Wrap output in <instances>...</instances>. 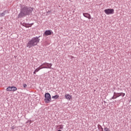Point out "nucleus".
Masks as SVG:
<instances>
[{
    "mask_svg": "<svg viewBox=\"0 0 131 131\" xmlns=\"http://www.w3.org/2000/svg\"><path fill=\"white\" fill-rule=\"evenodd\" d=\"M32 11H33V8L25 6L21 9V12L17 16L18 19L19 18H22V17H24L26 15H28L29 13H32Z\"/></svg>",
    "mask_w": 131,
    "mask_h": 131,
    "instance_id": "obj_1",
    "label": "nucleus"
},
{
    "mask_svg": "<svg viewBox=\"0 0 131 131\" xmlns=\"http://www.w3.org/2000/svg\"><path fill=\"white\" fill-rule=\"evenodd\" d=\"M39 38H38L37 37L32 38V39L28 42L27 47L30 49V48H32V47L37 46V43L39 42Z\"/></svg>",
    "mask_w": 131,
    "mask_h": 131,
    "instance_id": "obj_2",
    "label": "nucleus"
},
{
    "mask_svg": "<svg viewBox=\"0 0 131 131\" xmlns=\"http://www.w3.org/2000/svg\"><path fill=\"white\" fill-rule=\"evenodd\" d=\"M45 102L46 104H49V103H51L52 102V98L51 97V94L50 93H47L45 94Z\"/></svg>",
    "mask_w": 131,
    "mask_h": 131,
    "instance_id": "obj_3",
    "label": "nucleus"
},
{
    "mask_svg": "<svg viewBox=\"0 0 131 131\" xmlns=\"http://www.w3.org/2000/svg\"><path fill=\"white\" fill-rule=\"evenodd\" d=\"M123 96L124 97L125 96V93H114V96L112 97V99H117V98H118L120 96Z\"/></svg>",
    "mask_w": 131,
    "mask_h": 131,
    "instance_id": "obj_4",
    "label": "nucleus"
},
{
    "mask_svg": "<svg viewBox=\"0 0 131 131\" xmlns=\"http://www.w3.org/2000/svg\"><path fill=\"white\" fill-rule=\"evenodd\" d=\"M104 13L106 15H112V14H114V9H107L104 10Z\"/></svg>",
    "mask_w": 131,
    "mask_h": 131,
    "instance_id": "obj_5",
    "label": "nucleus"
},
{
    "mask_svg": "<svg viewBox=\"0 0 131 131\" xmlns=\"http://www.w3.org/2000/svg\"><path fill=\"white\" fill-rule=\"evenodd\" d=\"M47 66V67H42L43 69H48L49 68L50 69H51V68H52V66H53V64L52 63H43L40 67H41V66Z\"/></svg>",
    "mask_w": 131,
    "mask_h": 131,
    "instance_id": "obj_6",
    "label": "nucleus"
},
{
    "mask_svg": "<svg viewBox=\"0 0 131 131\" xmlns=\"http://www.w3.org/2000/svg\"><path fill=\"white\" fill-rule=\"evenodd\" d=\"M7 92H16L17 91V88L15 86H9L6 89Z\"/></svg>",
    "mask_w": 131,
    "mask_h": 131,
    "instance_id": "obj_7",
    "label": "nucleus"
},
{
    "mask_svg": "<svg viewBox=\"0 0 131 131\" xmlns=\"http://www.w3.org/2000/svg\"><path fill=\"white\" fill-rule=\"evenodd\" d=\"M83 16L89 20H91V14L88 13H83Z\"/></svg>",
    "mask_w": 131,
    "mask_h": 131,
    "instance_id": "obj_8",
    "label": "nucleus"
},
{
    "mask_svg": "<svg viewBox=\"0 0 131 131\" xmlns=\"http://www.w3.org/2000/svg\"><path fill=\"white\" fill-rule=\"evenodd\" d=\"M65 98L67 100H68L69 101H71V100H72V96L70 95V94H66L65 96Z\"/></svg>",
    "mask_w": 131,
    "mask_h": 131,
    "instance_id": "obj_9",
    "label": "nucleus"
},
{
    "mask_svg": "<svg viewBox=\"0 0 131 131\" xmlns=\"http://www.w3.org/2000/svg\"><path fill=\"white\" fill-rule=\"evenodd\" d=\"M52 35V31L51 30H47L46 31L43 35H46V36H48L49 35Z\"/></svg>",
    "mask_w": 131,
    "mask_h": 131,
    "instance_id": "obj_10",
    "label": "nucleus"
},
{
    "mask_svg": "<svg viewBox=\"0 0 131 131\" xmlns=\"http://www.w3.org/2000/svg\"><path fill=\"white\" fill-rule=\"evenodd\" d=\"M33 24H23V26L28 28L29 27H31Z\"/></svg>",
    "mask_w": 131,
    "mask_h": 131,
    "instance_id": "obj_11",
    "label": "nucleus"
},
{
    "mask_svg": "<svg viewBox=\"0 0 131 131\" xmlns=\"http://www.w3.org/2000/svg\"><path fill=\"white\" fill-rule=\"evenodd\" d=\"M101 129L100 131H110V129H109L108 128L105 127L104 129L102 127H101Z\"/></svg>",
    "mask_w": 131,
    "mask_h": 131,
    "instance_id": "obj_12",
    "label": "nucleus"
},
{
    "mask_svg": "<svg viewBox=\"0 0 131 131\" xmlns=\"http://www.w3.org/2000/svg\"><path fill=\"white\" fill-rule=\"evenodd\" d=\"M59 98V95H55L52 97V99H55V100Z\"/></svg>",
    "mask_w": 131,
    "mask_h": 131,
    "instance_id": "obj_13",
    "label": "nucleus"
},
{
    "mask_svg": "<svg viewBox=\"0 0 131 131\" xmlns=\"http://www.w3.org/2000/svg\"><path fill=\"white\" fill-rule=\"evenodd\" d=\"M43 68H40V67L37 68L35 71L36 72H38V71H39V70H40V69H42Z\"/></svg>",
    "mask_w": 131,
    "mask_h": 131,
    "instance_id": "obj_14",
    "label": "nucleus"
},
{
    "mask_svg": "<svg viewBox=\"0 0 131 131\" xmlns=\"http://www.w3.org/2000/svg\"><path fill=\"white\" fill-rule=\"evenodd\" d=\"M23 87L25 88H27V84H23Z\"/></svg>",
    "mask_w": 131,
    "mask_h": 131,
    "instance_id": "obj_15",
    "label": "nucleus"
},
{
    "mask_svg": "<svg viewBox=\"0 0 131 131\" xmlns=\"http://www.w3.org/2000/svg\"><path fill=\"white\" fill-rule=\"evenodd\" d=\"M4 16H5V13H1V17H4Z\"/></svg>",
    "mask_w": 131,
    "mask_h": 131,
    "instance_id": "obj_16",
    "label": "nucleus"
},
{
    "mask_svg": "<svg viewBox=\"0 0 131 131\" xmlns=\"http://www.w3.org/2000/svg\"><path fill=\"white\" fill-rule=\"evenodd\" d=\"M33 74H36V71H34V72H33Z\"/></svg>",
    "mask_w": 131,
    "mask_h": 131,
    "instance_id": "obj_17",
    "label": "nucleus"
}]
</instances>
